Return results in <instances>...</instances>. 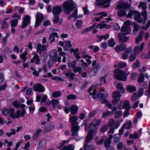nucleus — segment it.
<instances>
[{
    "label": "nucleus",
    "instance_id": "34",
    "mask_svg": "<svg viewBox=\"0 0 150 150\" xmlns=\"http://www.w3.org/2000/svg\"><path fill=\"white\" fill-rule=\"evenodd\" d=\"M54 37H56L57 38H59V36L58 35V34L57 33H50V37L49 38L50 40L52 39V40L50 42V43H51L52 41H54Z\"/></svg>",
    "mask_w": 150,
    "mask_h": 150
},
{
    "label": "nucleus",
    "instance_id": "50",
    "mask_svg": "<svg viewBox=\"0 0 150 150\" xmlns=\"http://www.w3.org/2000/svg\"><path fill=\"white\" fill-rule=\"evenodd\" d=\"M126 14L127 13L124 10H122L117 12V15L120 17L125 16Z\"/></svg>",
    "mask_w": 150,
    "mask_h": 150
},
{
    "label": "nucleus",
    "instance_id": "64",
    "mask_svg": "<svg viewBox=\"0 0 150 150\" xmlns=\"http://www.w3.org/2000/svg\"><path fill=\"white\" fill-rule=\"evenodd\" d=\"M125 52H124L121 55V59L123 60H126L128 58L129 56Z\"/></svg>",
    "mask_w": 150,
    "mask_h": 150
},
{
    "label": "nucleus",
    "instance_id": "60",
    "mask_svg": "<svg viewBox=\"0 0 150 150\" xmlns=\"http://www.w3.org/2000/svg\"><path fill=\"white\" fill-rule=\"evenodd\" d=\"M124 50L125 51V52L126 54H129L132 51V47L131 46L128 48H127L126 47Z\"/></svg>",
    "mask_w": 150,
    "mask_h": 150
},
{
    "label": "nucleus",
    "instance_id": "12",
    "mask_svg": "<svg viewBox=\"0 0 150 150\" xmlns=\"http://www.w3.org/2000/svg\"><path fill=\"white\" fill-rule=\"evenodd\" d=\"M101 122V120L100 119L96 120V118H95L92 122L89 125V127L90 128H92V126L93 127H96L99 126Z\"/></svg>",
    "mask_w": 150,
    "mask_h": 150
},
{
    "label": "nucleus",
    "instance_id": "1",
    "mask_svg": "<svg viewBox=\"0 0 150 150\" xmlns=\"http://www.w3.org/2000/svg\"><path fill=\"white\" fill-rule=\"evenodd\" d=\"M63 11L67 15H68L76 7V5L71 0L64 2L62 4Z\"/></svg>",
    "mask_w": 150,
    "mask_h": 150
},
{
    "label": "nucleus",
    "instance_id": "18",
    "mask_svg": "<svg viewBox=\"0 0 150 150\" xmlns=\"http://www.w3.org/2000/svg\"><path fill=\"white\" fill-rule=\"evenodd\" d=\"M46 46L41 45V44L38 43L37 47V52H40V54L42 51L46 50Z\"/></svg>",
    "mask_w": 150,
    "mask_h": 150
},
{
    "label": "nucleus",
    "instance_id": "56",
    "mask_svg": "<svg viewBox=\"0 0 150 150\" xmlns=\"http://www.w3.org/2000/svg\"><path fill=\"white\" fill-rule=\"evenodd\" d=\"M133 25L134 29L133 30V32H137L140 29L139 25L136 23H134Z\"/></svg>",
    "mask_w": 150,
    "mask_h": 150
},
{
    "label": "nucleus",
    "instance_id": "36",
    "mask_svg": "<svg viewBox=\"0 0 150 150\" xmlns=\"http://www.w3.org/2000/svg\"><path fill=\"white\" fill-rule=\"evenodd\" d=\"M83 147L84 150H94L95 148L93 145L91 144L89 145L88 144H84Z\"/></svg>",
    "mask_w": 150,
    "mask_h": 150
},
{
    "label": "nucleus",
    "instance_id": "58",
    "mask_svg": "<svg viewBox=\"0 0 150 150\" xmlns=\"http://www.w3.org/2000/svg\"><path fill=\"white\" fill-rule=\"evenodd\" d=\"M139 97L136 93H134L133 94L131 97V100L133 102L135 101Z\"/></svg>",
    "mask_w": 150,
    "mask_h": 150
},
{
    "label": "nucleus",
    "instance_id": "24",
    "mask_svg": "<svg viewBox=\"0 0 150 150\" xmlns=\"http://www.w3.org/2000/svg\"><path fill=\"white\" fill-rule=\"evenodd\" d=\"M126 89L128 92L130 93H132L135 91L137 88L134 86L129 85L127 86Z\"/></svg>",
    "mask_w": 150,
    "mask_h": 150
},
{
    "label": "nucleus",
    "instance_id": "28",
    "mask_svg": "<svg viewBox=\"0 0 150 150\" xmlns=\"http://www.w3.org/2000/svg\"><path fill=\"white\" fill-rule=\"evenodd\" d=\"M78 107L75 105H72L69 109L70 112L74 115H75L76 113L78 111Z\"/></svg>",
    "mask_w": 150,
    "mask_h": 150
},
{
    "label": "nucleus",
    "instance_id": "31",
    "mask_svg": "<svg viewBox=\"0 0 150 150\" xmlns=\"http://www.w3.org/2000/svg\"><path fill=\"white\" fill-rule=\"evenodd\" d=\"M138 13V11H130L128 13L127 16V18H131L132 17V16L133 15L134 16V17H135Z\"/></svg>",
    "mask_w": 150,
    "mask_h": 150
},
{
    "label": "nucleus",
    "instance_id": "41",
    "mask_svg": "<svg viewBox=\"0 0 150 150\" xmlns=\"http://www.w3.org/2000/svg\"><path fill=\"white\" fill-rule=\"evenodd\" d=\"M137 79L138 82L139 83H143L144 81V76L143 73H140L138 75Z\"/></svg>",
    "mask_w": 150,
    "mask_h": 150
},
{
    "label": "nucleus",
    "instance_id": "32",
    "mask_svg": "<svg viewBox=\"0 0 150 150\" xmlns=\"http://www.w3.org/2000/svg\"><path fill=\"white\" fill-rule=\"evenodd\" d=\"M117 88L120 91V92L122 93H124L125 91L124 88L123 87L122 84L121 82H118L117 83V85L116 86Z\"/></svg>",
    "mask_w": 150,
    "mask_h": 150
},
{
    "label": "nucleus",
    "instance_id": "21",
    "mask_svg": "<svg viewBox=\"0 0 150 150\" xmlns=\"http://www.w3.org/2000/svg\"><path fill=\"white\" fill-rule=\"evenodd\" d=\"M79 127H71V131L72 132L71 135L73 137H77L78 136V133L79 130Z\"/></svg>",
    "mask_w": 150,
    "mask_h": 150
},
{
    "label": "nucleus",
    "instance_id": "47",
    "mask_svg": "<svg viewBox=\"0 0 150 150\" xmlns=\"http://www.w3.org/2000/svg\"><path fill=\"white\" fill-rule=\"evenodd\" d=\"M141 66V64L138 60L137 59L136 61L134 62L132 65V68L133 69H136L139 68Z\"/></svg>",
    "mask_w": 150,
    "mask_h": 150
},
{
    "label": "nucleus",
    "instance_id": "44",
    "mask_svg": "<svg viewBox=\"0 0 150 150\" xmlns=\"http://www.w3.org/2000/svg\"><path fill=\"white\" fill-rule=\"evenodd\" d=\"M97 128H95L91 129L88 132V134L91 136H93V137L95 135L97 132Z\"/></svg>",
    "mask_w": 150,
    "mask_h": 150
},
{
    "label": "nucleus",
    "instance_id": "42",
    "mask_svg": "<svg viewBox=\"0 0 150 150\" xmlns=\"http://www.w3.org/2000/svg\"><path fill=\"white\" fill-rule=\"evenodd\" d=\"M41 132L42 130L41 129H38L35 133L33 137V139L35 140L38 139Z\"/></svg>",
    "mask_w": 150,
    "mask_h": 150
},
{
    "label": "nucleus",
    "instance_id": "37",
    "mask_svg": "<svg viewBox=\"0 0 150 150\" xmlns=\"http://www.w3.org/2000/svg\"><path fill=\"white\" fill-rule=\"evenodd\" d=\"M76 60H74L73 62H69L68 64V67L69 68L72 69L77 65Z\"/></svg>",
    "mask_w": 150,
    "mask_h": 150
},
{
    "label": "nucleus",
    "instance_id": "4",
    "mask_svg": "<svg viewBox=\"0 0 150 150\" xmlns=\"http://www.w3.org/2000/svg\"><path fill=\"white\" fill-rule=\"evenodd\" d=\"M30 17L28 15H26L23 17V21L22 22V25L21 28L23 29L30 24Z\"/></svg>",
    "mask_w": 150,
    "mask_h": 150
},
{
    "label": "nucleus",
    "instance_id": "14",
    "mask_svg": "<svg viewBox=\"0 0 150 150\" xmlns=\"http://www.w3.org/2000/svg\"><path fill=\"white\" fill-rule=\"evenodd\" d=\"M100 68V64H97L96 66L91 70L89 73V75L91 76H95Z\"/></svg>",
    "mask_w": 150,
    "mask_h": 150
},
{
    "label": "nucleus",
    "instance_id": "16",
    "mask_svg": "<svg viewBox=\"0 0 150 150\" xmlns=\"http://www.w3.org/2000/svg\"><path fill=\"white\" fill-rule=\"evenodd\" d=\"M105 22H107L106 21H103L101 23L98 25H97L96 23H94V24H96V25H95V27H96L97 28H99L100 29H102L103 28L108 29L110 27V26L109 25H108L107 24L104 23Z\"/></svg>",
    "mask_w": 150,
    "mask_h": 150
},
{
    "label": "nucleus",
    "instance_id": "13",
    "mask_svg": "<svg viewBox=\"0 0 150 150\" xmlns=\"http://www.w3.org/2000/svg\"><path fill=\"white\" fill-rule=\"evenodd\" d=\"M78 120V117L77 116H73L69 118V122L71 123L72 127H79L78 126V123L77 120Z\"/></svg>",
    "mask_w": 150,
    "mask_h": 150
},
{
    "label": "nucleus",
    "instance_id": "2",
    "mask_svg": "<svg viewBox=\"0 0 150 150\" xmlns=\"http://www.w3.org/2000/svg\"><path fill=\"white\" fill-rule=\"evenodd\" d=\"M115 78L118 80L125 81L126 79L127 75L126 72L119 70L114 72Z\"/></svg>",
    "mask_w": 150,
    "mask_h": 150
},
{
    "label": "nucleus",
    "instance_id": "59",
    "mask_svg": "<svg viewBox=\"0 0 150 150\" xmlns=\"http://www.w3.org/2000/svg\"><path fill=\"white\" fill-rule=\"evenodd\" d=\"M83 23V22L81 20H77L76 24L77 28H80L82 26Z\"/></svg>",
    "mask_w": 150,
    "mask_h": 150
},
{
    "label": "nucleus",
    "instance_id": "40",
    "mask_svg": "<svg viewBox=\"0 0 150 150\" xmlns=\"http://www.w3.org/2000/svg\"><path fill=\"white\" fill-rule=\"evenodd\" d=\"M73 71L75 73L78 72L79 74H81L82 71V69L80 66H76L72 69Z\"/></svg>",
    "mask_w": 150,
    "mask_h": 150
},
{
    "label": "nucleus",
    "instance_id": "61",
    "mask_svg": "<svg viewBox=\"0 0 150 150\" xmlns=\"http://www.w3.org/2000/svg\"><path fill=\"white\" fill-rule=\"evenodd\" d=\"M61 95V92L59 91H56L52 93V96L55 98H57V97Z\"/></svg>",
    "mask_w": 150,
    "mask_h": 150
},
{
    "label": "nucleus",
    "instance_id": "29",
    "mask_svg": "<svg viewBox=\"0 0 150 150\" xmlns=\"http://www.w3.org/2000/svg\"><path fill=\"white\" fill-rule=\"evenodd\" d=\"M65 75L68 78L74 80V77L75 76V74L74 73L69 71L68 72L65 73Z\"/></svg>",
    "mask_w": 150,
    "mask_h": 150
},
{
    "label": "nucleus",
    "instance_id": "20",
    "mask_svg": "<svg viewBox=\"0 0 150 150\" xmlns=\"http://www.w3.org/2000/svg\"><path fill=\"white\" fill-rule=\"evenodd\" d=\"M134 20L137 22L139 23H141L143 21V17L142 15V13H139V12L135 17H134Z\"/></svg>",
    "mask_w": 150,
    "mask_h": 150
},
{
    "label": "nucleus",
    "instance_id": "23",
    "mask_svg": "<svg viewBox=\"0 0 150 150\" xmlns=\"http://www.w3.org/2000/svg\"><path fill=\"white\" fill-rule=\"evenodd\" d=\"M98 83L89 89V93L90 95H93V96L96 95V88L97 87Z\"/></svg>",
    "mask_w": 150,
    "mask_h": 150
},
{
    "label": "nucleus",
    "instance_id": "27",
    "mask_svg": "<svg viewBox=\"0 0 150 150\" xmlns=\"http://www.w3.org/2000/svg\"><path fill=\"white\" fill-rule=\"evenodd\" d=\"M75 146L73 144H70L68 146H64L60 150H74Z\"/></svg>",
    "mask_w": 150,
    "mask_h": 150
},
{
    "label": "nucleus",
    "instance_id": "6",
    "mask_svg": "<svg viewBox=\"0 0 150 150\" xmlns=\"http://www.w3.org/2000/svg\"><path fill=\"white\" fill-rule=\"evenodd\" d=\"M98 89L100 90L99 92H98L96 95L93 96V98L95 99H96L99 97H101V99H106L108 96V94L106 93H101L102 91L103 92H105V91L104 89L100 88Z\"/></svg>",
    "mask_w": 150,
    "mask_h": 150
},
{
    "label": "nucleus",
    "instance_id": "48",
    "mask_svg": "<svg viewBox=\"0 0 150 150\" xmlns=\"http://www.w3.org/2000/svg\"><path fill=\"white\" fill-rule=\"evenodd\" d=\"M116 43L114 39L111 38L108 41V46L110 47H113L115 44Z\"/></svg>",
    "mask_w": 150,
    "mask_h": 150
},
{
    "label": "nucleus",
    "instance_id": "11",
    "mask_svg": "<svg viewBox=\"0 0 150 150\" xmlns=\"http://www.w3.org/2000/svg\"><path fill=\"white\" fill-rule=\"evenodd\" d=\"M130 6L128 3H121L119 2L117 5L116 9L119 10L121 9L124 10L129 8Z\"/></svg>",
    "mask_w": 150,
    "mask_h": 150
},
{
    "label": "nucleus",
    "instance_id": "30",
    "mask_svg": "<svg viewBox=\"0 0 150 150\" xmlns=\"http://www.w3.org/2000/svg\"><path fill=\"white\" fill-rule=\"evenodd\" d=\"M132 127V122L131 121H127L123 125V128H126L127 129H130Z\"/></svg>",
    "mask_w": 150,
    "mask_h": 150
},
{
    "label": "nucleus",
    "instance_id": "52",
    "mask_svg": "<svg viewBox=\"0 0 150 150\" xmlns=\"http://www.w3.org/2000/svg\"><path fill=\"white\" fill-rule=\"evenodd\" d=\"M59 55L60 57H63V58L62 59V61L64 63L65 62L67 59L66 56L67 55V54L65 52H62L60 54H59Z\"/></svg>",
    "mask_w": 150,
    "mask_h": 150
},
{
    "label": "nucleus",
    "instance_id": "25",
    "mask_svg": "<svg viewBox=\"0 0 150 150\" xmlns=\"http://www.w3.org/2000/svg\"><path fill=\"white\" fill-rule=\"evenodd\" d=\"M54 128V126L52 125H48L45 127L44 130H43V133H45L49 132L53 129Z\"/></svg>",
    "mask_w": 150,
    "mask_h": 150
},
{
    "label": "nucleus",
    "instance_id": "5",
    "mask_svg": "<svg viewBox=\"0 0 150 150\" xmlns=\"http://www.w3.org/2000/svg\"><path fill=\"white\" fill-rule=\"evenodd\" d=\"M43 15L39 12L37 13L36 14V19L35 27H38L40 25L41 21L43 20Z\"/></svg>",
    "mask_w": 150,
    "mask_h": 150
},
{
    "label": "nucleus",
    "instance_id": "43",
    "mask_svg": "<svg viewBox=\"0 0 150 150\" xmlns=\"http://www.w3.org/2000/svg\"><path fill=\"white\" fill-rule=\"evenodd\" d=\"M93 136L88 134L86 137L85 143L84 144H88L93 139Z\"/></svg>",
    "mask_w": 150,
    "mask_h": 150
},
{
    "label": "nucleus",
    "instance_id": "3",
    "mask_svg": "<svg viewBox=\"0 0 150 150\" xmlns=\"http://www.w3.org/2000/svg\"><path fill=\"white\" fill-rule=\"evenodd\" d=\"M49 55L50 59H52L54 62H61V57L59 56L57 57V52L56 50H53L50 52Z\"/></svg>",
    "mask_w": 150,
    "mask_h": 150
},
{
    "label": "nucleus",
    "instance_id": "10",
    "mask_svg": "<svg viewBox=\"0 0 150 150\" xmlns=\"http://www.w3.org/2000/svg\"><path fill=\"white\" fill-rule=\"evenodd\" d=\"M121 33L125 35L129 34L131 32V29L130 26L123 25L121 29Z\"/></svg>",
    "mask_w": 150,
    "mask_h": 150
},
{
    "label": "nucleus",
    "instance_id": "63",
    "mask_svg": "<svg viewBox=\"0 0 150 150\" xmlns=\"http://www.w3.org/2000/svg\"><path fill=\"white\" fill-rule=\"evenodd\" d=\"M59 103V101L56 100H52V104L53 107L55 108L56 105Z\"/></svg>",
    "mask_w": 150,
    "mask_h": 150
},
{
    "label": "nucleus",
    "instance_id": "57",
    "mask_svg": "<svg viewBox=\"0 0 150 150\" xmlns=\"http://www.w3.org/2000/svg\"><path fill=\"white\" fill-rule=\"evenodd\" d=\"M120 136L119 135L116 134L114 136L113 142L117 143L120 140Z\"/></svg>",
    "mask_w": 150,
    "mask_h": 150
},
{
    "label": "nucleus",
    "instance_id": "33",
    "mask_svg": "<svg viewBox=\"0 0 150 150\" xmlns=\"http://www.w3.org/2000/svg\"><path fill=\"white\" fill-rule=\"evenodd\" d=\"M142 15L143 17V24L145 25L146 22L148 19L147 11H142Z\"/></svg>",
    "mask_w": 150,
    "mask_h": 150
},
{
    "label": "nucleus",
    "instance_id": "46",
    "mask_svg": "<svg viewBox=\"0 0 150 150\" xmlns=\"http://www.w3.org/2000/svg\"><path fill=\"white\" fill-rule=\"evenodd\" d=\"M111 144V140L108 138H106L104 142V144L105 147L110 146Z\"/></svg>",
    "mask_w": 150,
    "mask_h": 150
},
{
    "label": "nucleus",
    "instance_id": "39",
    "mask_svg": "<svg viewBox=\"0 0 150 150\" xmlns=\"http://www.w3.org/2000/svg\"><path fill=\"white\" fill-rule=\"evenodd\" d=\"M130 108L129 101L128 100L124 101L123 102V109L125 108L126 110H129Z\"/></svg>",
    "mask_w": 150,
    "mask_h": 150
},
{
    "label": "nucleus",
    "instance_id": "15",
    "mask_svg": "<svg viewBox=\"0 0 150 150\" xmlns=\"http://www.w3.org/2000/svg\"><path fill=\"white\" fill-rule=\"evenodd\" d=\"M126 46L124 44H121L119 45H117L115 48V51L118 53H120L121 51H123L125 50Z\"/></svg>",
    "mask_w": 150,
    "mask_h": 150
},
{
    "label": "nucleus",
    "instance_id": "17",
    "mask_svg": "<svg viewBox=\"0 0 150 150\" xmlns=\"http://www.w3.org/2000/svg\"><path fill=\"white\" fill-rule=\"evenodd\" d=\"M144 33V31L143 30L141 31L139 33L138 35L135 39V42L137 44H139L140 42L142 40Z\"/></svg>",
    "mask_w": 150,
    "mask_h": 150
},
{
    "label": "nucleus",
    "instance_id": "8",
    "mask_svg": "<svg viewBox=\"0 0 150 150\" xmlns=\"http://www.w3.org/2000/svg\"><path fill=\"white\" fill-rule=\"evenodd\" d=\"M62 12V8L61 6H56L52 8V13L54 15L57 16L59 15Z\"/></svg>",
    "mask_w": 150,
    "mask_h": 150
},
{
    "label": "nucleus",
    "instance_id": "49",
    "mask_svg": "<svg viewBox=\"0 0 150 150\" xmlns=\"http://www.w3.org/2000/svg\"><path fill=\"white\" fill-rule=\"evenodd\" d=\"M108 127V125H103L100 128V131L101 132L104 133L107 131Z\"/></svg>",
    "mask_w": 150,
    "mask_h": 150
},
{
    "label": "nucleus",
    "instance_id": "54",
    "mask_svg": "<svg viewBox=\"0 0 150 150\" xmlns=\"http://www.w3.org/2000/svg\"><path fill=\"white\" fill-rule=\"evenodd\" d=\"M122 112L121 111H117L115 113L114 117L116 119H118L122 116Z\"/></svg>",
    "mask_w": 150,
    "mask_h": 150
},
{
    "label": "nucleus",
    "instance_id": "55",
    "mask_svg": "<svg viewBox=\"0 0 150 150\" xmlns=\"http://www.w3.org/2000/svg\"><path fill=\"white\" fill-rule=\"evenodd\" d=\"M136 57V54L134 53H132L130 55L129 60L130 62H132L135 59Z\"/></svg>",
    "mask_w": 150,
    "mask_h": 150
},
{
    "label": "nucleus",
    "instance_id": "38",
    "mask_svg": "<svg viewBox=\"0 0 150 150\" xmlns=\"http://www.w3.org/2000/svg\"><path fill=\"white\" fill-rule=\"evenodd\" d=\"M96 25L95 24H94L93 25H92L91 26L87 28L82 30V31L81 32V33L82 34H83L84 33H87L89 31L93 29L94 27H95V25Z\"/></svg>",
    "mask_w": 150,
    "mask_h": 150
},
{
    "label": "nucleus",
    "instance_id": "45",
    "mask_svg": "<svg viewBox=\"0 0 150 150\" xmlns=\"http://www.w3.org/2000/svg\"><path fill=\"white\" fill-rule=\"evenodd\" d=\"M146 4V2H140L138 7H141L143 10H145L147 8Z\"/></svg>",
    "mask_w": 150,
    "mask_h": 150
},
{
    "label": "nucleus",
    "instance_id": "22",
    "mask_svg": "<svg viewBox=\"0 0 150 150\" xmlns=\"http://www.w3.org/2000/svg\"><path fill=\"white\" fill-rule=\"evenodd\" d=\"M65 43V45L64 46V50L65 51L69 50L72 46L69 40L66 41Z\"/></svg>",
    "mask_w": 150,
    "mask_h": 150
},
{
    "label": "nucleus",
    "instance_id": "53",
    "mask_svg": "<svg viewBox=\"0 0 150 150\" xmlns=\"http://www.w3.org/2000/svg\"><path fill=\"white\" fill-rule=\"evenodd\" d=\"M84 58L86 59V62H88L89 65L91 63V60L90 59H91L92 57L91 56L88 55V54H86L84 56Z\"/></svg>",
    "mask_w": 150,
    "mask_h": 150
},
{
    "label": "nucleus",
    "instance_id": "62",
    "mask_svg": "<svg viewBox=\"0 0 150 150\" xmlns=\"http://www.w3.org/2000/svg\"><path fill=\"white\" fill-rule=\"evenodd\" d=\"M95 4L98 6H101L104 5L103 0H96Z\"/></svg>",
    "mask_w": 150,
    "mask_h": 150
},
{
    "label": "nucleus",
    "instance_id": "7",
    "mask_svg": "<svg viewBox=\"0 0 150 150\" xmlns=\"http://www.w3.org/2000/svg\"><path fill=\"white\" fill-rule=\"evenodd\" d=\"M33 88L34 91H38L41 93L43 92L45 90V87L42 84L40 83L34 84Z\"/></svg>",
    "mask_w": 150,
    "mask_h": 150
},
{
    "label": "nucleus",
    "instance_id": "26",
    "mask_svg": "<svg viewBox=\"0 0 150 150\" xmlns=\"http://www.w3.org/2000/svg\"><path fill=\"white\" fill-rule=\"evenodd\" d=\"M121 96L120 92L118 91H114L112 94V97L113 99H116L120 100Z\"/></svg>",
    "mask_w": 150,
    "mask_h": 150
},
{
    "label": "nucleus",
    "instance_id": "51",
    "mask_svg": "<svg viewBox=\"0 0 150 150\" xmlns=\"http://www.w3.org/2000/svg\"><path fill=\"white\" fill-rule=\"evenodd\" d=\"M18 20L16 19L12 20L11 22V27L12 28L16 27L18 24Z\"/></svg>",
    "mask_w": 150,
    "mask_h": 150
},
{
    "label": "nucleus",
    "instance_id": "19",
    "mask_svg": "<svg viewBox=\"0 0 150 150\" xmlns=\"http://www.w3.org/2000/svg\"><path fill=\"white\" fill-rule=\"evenodd\" d=\"M144 46V43L142 42L141 45L139 47L138 46L135 47L133 49V52L134 54L140 53L143 50Z\"/></svg>",
    "mask_w": 150,
    "mask_h": 150
},
{
    "label": "nucleus",
    "instance_id": "9",
    "mask_svg": "<svg viewBox=\"0 0 150 150\" xmlns=\"http://www.w3.org/2000/svg\"><path fill=\"white\" fill-rule=\"evenodd\" d=\"M126 35L121 33H119L118 38L119 41L120 43H125L129 40V37L126 36Z\"/></svg>",
    "mask_w": 150,
    "mask_h": 150
},
{
    "label": "nucleus",
    "instance_id": "35",
    "mask_svg": "<svg viewBox=\"0 0 150 150\" xmlns=\"http://www.w3.org/2000/svg\"><path fill=\"white\" fill-rule=\"evenodd\" d=\"M8 20V18H5L2 21L1 28L3 29H5L8 28V25L7 22V20Z\"/></svg>",
    "mask_w": 150,
    "mask_h": 150
}]
</instances>
